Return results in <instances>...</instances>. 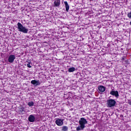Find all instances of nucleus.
Masks as SVG:
<instances>
[{
    "mask_svg": "<svg viewBox=\"0 0 131 131\" xmlns=\"http://www.w3.org/2000/svg\"><path fill=\"white\" fill-rule=\"evenodd\" d=\"M107 107L111 108L112 107H115L116 105V101L114 99H108L107 100Z\"/></svg>",
    "mask_w": 131,
    "mask_h": 131,
    "instance_id": "7ed1b4c3",
    "label": "nucleus"
},
{
    "mask_svg": "<svg viewBox=\"0 0 131 131\" xmlns=\"http://www.w3.org/2000/svg\"><path fill=\"white\" fill-rule=\"evenodd\" d=\"M22 111H23V110H22Z\"/></svg>",
    "mask_w": 131,
    "mask_h": 131,
    "instance_id": "aec40b11",
    "label": "nucleus"
},
{
    "mask_svg": "<svg viewBox=\"0 0 131 131\" xmlns=\"http://www.w3.org/2000/svg\"><path fill=\"white\" fill-rule=\"evenodd\" d=\"M98 90L101 93H104L106 91V88L103 85L98 86Z\"/></svg>",
    "mask_w": 131,
    "mask_h": 131,
    "instance_id": "1a4fd4ad",
    "label": "nucleus"
},
{
    "mask_svg": "<svg viewBox=\"0 0 131 131\" xmlns=\"http://www.w3.org/2000/svg\"><path fill=\"white\" fill-rule=\"evenodd\" d=\"M62 130L63 131H67L68 130V127L67 126H63L62 127Z\"/></svg>",
    "mask_w": 131,
    "mask_h": 131,
    "instance_id": "2eb2a0df",
    "label": "nucleus"
},
{
    "mask_svg": "<svg viewBox=\"0 0 131 131\" xmlns=\"http://www.w3.org/2000/svg\"><path fill=\"white\" fill-rule=\"evenodd\" d=\"M54 7H60L61 1L60 0H55L54 2Z\"/></svg>",
    "mask_w": 131,
    "mask_h": 131,
    "instance_id": "9d476101",
    "label": "nucleus"
},
{
    "mask_svg": "<svg viewBox=\"0 0 131 131\" xmlns=\"http://www.w3.org/2000/svg\"><path fill=\"white\" fill-rule=\"evenodd\" d=\"M88 123V121L84 118H81L79 121V124L80 126V127L82 130L84 129L85 127V124Z\"/></svg>",
    "mask_w": 131,
    "mask_h": 131,
    "instance_id": "f03ea898",
    "label": "nucleus"
},
{
    "mask_svg": "<svg viewBox=\"0 0 131 131\" xmlns=\"http://www.w3.org/2000/svg\"><path fill=\"white\" fill-rule=\"evenodd\" d=\"M127 17L129 18V19H131V11L130 12H127Z\"/></svg>",
    "mask_w": 131,
    "mask_h": 131,
    "instance_id": "dca6fc26",
    "label": "nucleus"
},
{
    "mask_svg": "<svg viewBox=\"0 0 131 131\" xmlns=\"http://www.w3.org/2000/svg\"><path fill=\"white\" fill-rule=\"evenodd\" d=\"M80 130H81V127H80V126L77 127V128H76V130L77 131H79Z\"/></svg>",
    "mask_w": 131,
    "mask_h": 131,
    "instance_id": "f3484780",
    "label": "nucleus"
},
{
    "mask_svg": "<svg viewBox=\"0 0 131 131\" xmlns=\"http://www.w3.org/2000/svg\"><path fill=\"white\" fill-rule=\"evenodd\" d=\"M31 83L33 84V85H40V82H39V80H32L31 81Z\"/></svg>",
    "mask_w": 131,
    "mask_h": 131,
    "instance_id": "0eeeda50",
    "label": "nucleus"
},
{
    "mask_svg": "<svg viewBox=\"0 0 131 131\" xmlns=\"http://www.w3.org/2000/svg\"><path fill=\"white\" fill-rule=\"evenodd\" d=\"M17 29L20 32H23V33H28V29L26 28L25 27L23 26L20 23H17Z\"/></svg>",
    "mask_w": 131,
    "mask_h": 131,
    "instance_id": "f257e3e1",
    "label": "nucleus"
},
{
    "mask_svg": "<svg viewBox=\"0 0 131 131\" xmlns=\"http://www.w3.org/2000/svg\"><path fill=\"white\" fill-rule=\"evenodd\" d=\"M15 59H16V57L14 55H10L8 57V62L9 63H13Z\"/></svg>",
    "mask_w": 131,
    "mask_h": 131,
    "instance_id": "39448f33",
    "label": "nucleus"
},
{
    "mask_svg": "<svg viewBox=\"0 0 131 131\" xmlns=\"http://www.w3.org/2000/svg\"><path fill=\"white\" fill-rule=\"evenodd\" d=\"M27 63H27V67H28V68H31V61H30V60H27Z\"/></svg>",
    "mask_w": 131,
    "mask_h": 131,
    "instance_id": "f8f14e48",
    "label": "nucleus"
},
{
    "mask_svg": "<svg viewBox=\"0 0 131 131\" xmlns=\"http://www.w3.org/2000/svg\"><path fill=\"white\" fill-rule=\"evenodd\" d=\"M129 105H131V100L128 101Z\"/></svg>",
    "mask_w": 131,
    "mask_h": 131,
    "instance_id": "6ab92c4d",
    "label": "nucleus"
},
{
    "mask_svg": "<svg viewBox=\"0 0 131 131\" xmlns=\"http://www.w3.org/2000/svg\"><path fill=\"white\" fill-rule=\"evenodd\" d=\"M28 120L30 122H34L35 120V117H34V116L33 115H30L29 116Z\"/></svg>",
    "mask_w": 131,
    "mask_h": 131,
    "instance_id": "6e6552de",
    "label": "nucleus"
},
{
    "mask_svg": "<svg viewBox=\"0 0 131 131\" xmlns=\"http://www.w3.org/2000/svg\"><path fill=\"white\" fill-rule=\"evenodd\" d=\"M28 105L29 107H31V106L34 105V103L33 101H30L28 102Z\"/></svg>",
    "mask_w": 131,
    "mask_h": 131,
    "instance_id": "4468645a",
    "label": "nucleus"
},
{
    "mask_svg": "<svg viewBox=\"0 0 131 131\" xmlns=\"http://www.w3.org/2000/svg\"><path fill=\"white\" fill-rule=\"evenodd\" d=\"M75 71V68L72 67L69 69L68 72H74Z\"/></svg>",
    "mask_w": 131,
    "mask_h": 131,
    "instance_id": "ddd939ff",
    "label": "nucleus"
},
{
    "mask_svg": "<svg viewBox=\"0 0 131 131\" xmlns=\"http://www.w3.org/2000/svg\"><path fill=\"white\" fill-rule=\"evenodd\" d=\"M125 59H126V57L123 56V57H122L121 60H122V61H124L125 60Z\"/></svg>",
    "mask_w": 131,
    "mask_h": 131,
    "instance_id": "a211bd4d",
    "label": "nucleus"
},
{
    "mask_svg": "<svg viewBox=\"0 0 131 131\" xmlns=\"http://www.w3.org/2000/svg\"><path fill=\"white\" fill-rule=\"evenodd\" d=\"M55 120L56 124H57L58 126H62L64 120L60 118H56Z\"/></svg>",
    "mask_w": 131,
    "mask_h": 131,
    "instance_id": "20e7f679",
    "label": "nucleus"
},
{
    "mask_svg": "<svg viewBox=\"0 0 131 131\" xmlns=\"http://www.w3.org/2000/svg\"><path fill=\"white\" fill-rule=\"evenodd\" d=\"M64 6H66V12H69V8L70 6H69V4H68V2L67 1H65L64 2Z\"/></svg>",
    "mask_w": 131,
    "mask_h": 131,
    "instance_id": "9b49d317",
    "label": "nucleus"
},
{
    "mask_svg": "<svg viewBox=\"0 0 131 131\" xmlns=\"http://www.w3.org/2000/svg\"><path fill=\"white\" fill-rule=\"evenodd\" d=\"M110 95H112V96H115L116 98H118L119 97V94L118 93V91H112L110 93Z\"/></svg>",
    "mask_w": 131,
    "mask_h": 131,
    "instance_id": "423d86ee",
    "label": "nucleus"
}]
</instances>
